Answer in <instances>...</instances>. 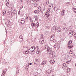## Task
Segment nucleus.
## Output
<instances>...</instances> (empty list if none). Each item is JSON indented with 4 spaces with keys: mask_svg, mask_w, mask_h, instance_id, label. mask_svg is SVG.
Returning <instances> with one entry per match:
<instances>
[{
    "mask_svg": "<svg viewBox=\"0 0 76 76\" xmlns=\"http://www.w3.org/2000/svg\"><path fill=\"white\" fill-rule=\"evenodd\" d=\"M39 51H38V50L37 49V54H39Z\"/></svg>",
    "mask_w": 76,
    "mask_h": 76,
    "instance_id": "09e8293b",
    "label": "nucleus"
},
{
    "mask_svg": "<svg viewBox=\"0 0 76 76\" xmlns=\"http://www.w3.org/2000/svg\"><path fill=\"white\" fill-rule=\"evenodd\" d=\"M7 25H10V21L9 20L8 21H7Z\"/></svg>",
    "mask_w": 76,
    "mask_h": 76,
    "instance_id": "a878e982",
    "label": "nucleus"
},
{
    "mask_svg": "<svg viewBox=\"0 0 76 76\" xmlns=\"http://www.w3.org/2000/svg\"><path fill=\"white\" fill-rule=\"evenodd\" d=\"M34 18H35L36 20H38V16H35L34 17Z\"/></svg>",
    "mask_w": 76,
    "mask_h": 76,
    "instance_id": "393cba45",
    "label": "nucleus"
},
{
    "mask_svg": "<svg viewBox=\"0 0 76 76\" xmlns=\"http://www.w3.org/2000/svg\"><path fill=\"white\" fill-rule=\"evenodd\" d=\"M37 9L38 10L37 11H38L39 12L40 11H41V7L40 6L38 7Z\"/></svg>",
    "mask_w": 76,
    "mask_h": 76,
    "instance_id": "ddd939ff",
    "label": "nucleus"
},
{
    "mask_svg": "<svg viewBox=\"0 0 76 76\" xmlns=\"http://www.w3.org/2000/svg\"><path fill=\"white\" fill-rule=\"evenodd\" d=\"M67 28H63V31H66V30H67Z\"/></svg>",
    "mask_w": 76,
    "mask_h": 76,
    "instance_id": "2f4dec72",
    "label": "nucleus"
},
{
    "mask_svg": "<svg viewBox=\"0 0 76 76\" xmlns=\"http://www.w3.org/2000/svg\"><path fill=\"white\" fill-rule=\"evenodd\" d=\"M49 47L48 46V45H46L45 46V49H48Z\"/></svg>",
    "mask_w": 76,
    "mask_h": 76,
    "instance_id": "bb28decb",
    "label": "nucleus"
},
{
    "mask_svg": "<svg viewBox=\"0 0 76 76\" xmlns=\"http://www.w3.org/2000/svg\"><path fill=\"white\" fill-rule=\"evenodd\" d=\"M52 53V57H54V56H55V55H56V53H55V52H54V51H53Z\"/></svg>",
    "mask_w": 76,
    "mask_h": 76,
    "instance_id": "2eb2a0df",
    "label": "nucleus"
},
{
    "mask_svg": "<svg viewBox=\"0 0 76 76\" xmlns=\"http://www.w3.org/2000/svg\"><path fill=\"white\" fill-rule=\"evenodd\" d=\"M64 26H66V24L65 23H64Z\"/></svg>",
    "mask_w": 76,
    "mask_h": 76,
    "instance_id": "864d4df0",
    "label": "nucleus"
},
{
    "mask_svg": "<svg viewBox=\"0 0 76 76\" xmlns=\"http://www.w3.org/2000/svg\"><path fill=\"white\" fill-rule=\"evenodd\" d=\"M12 10L13 11V13L14 14H15L16 13V10H15V9H12Z\"/></svg>",
    "mask_w": 76,
    "mask_h": 76,
    "instance_id": "4be33fe9",
    "label": "nucleus"
},
{
    "mask_svg": "<svg viewBox=\"0 0 76 76\" xmlns=\"http://www.w3.org/2000/svg\"><path fill=\"white\" fill-rule=\"evenodd\" d=\"M66 58L67 60H70V57L69 56H67L66 57Z\"/></svg>",
    "mask_w": 76,
    "mask_h": 76,
    "instance_id": "f3484780",
    "label": "nucleus"
},
{
    "mask_svg": "<svg viewBox=\"0 0 76 76\" xmlns=\"http://www.w3.org/2000/svg\"><path fill=\"white\" fill-rule=\"evenodd\" d=\"M44 42V39L42 37H41L39 39V43L42 45Z\"/></svg>",
    "mask_w": 76,
    "mask_h": 76,
    "instance_id": "7ed1b4c3",
    "label": "nucleus"
},
{
    "mask_svg": "<svg viewBox=\"0 0 76 76\" xmlns=\"http://www.w3.org/2000/svg\"><path fill=\"white\" fill-rule=\"evenodd\" d=\"M2 13H3V15L4 16V15H5L6 13V12L5 10H2Z\"/></svg>",
    "mask_w": 76,
    "mask_h": 76,
    "instance_id": "4468645a",
    "label": "nucleus"
},
{
    "mask_svg": "<svg viewBox=\"0 0 76 76\" xmlns=\"http://www.w3.org/2000/svg\"><path fill=\"white\" fill-rule=\"evenodd\" d=\"M29 68V63L26 64V69H28Z\"/></svg>",
    "mask_w": 76,
    "mask_h": 76,
    "instance_id": "b1692460",
    "label": "nucleus"
},
{
    "mask_svg": "<svg viewBox=\"0 0 76 76\" xmlns=\"http://www.w3.org/2000/svg\"><path fill=\"white\" fill-rule=\"evenodd\" d=\"M34 64H35V65H37V63H34Z\"/></svg>",
    "mask_w": 76,
    "mask_h": 76,
    "instance_id": "5fc2aeb1",
    "label": "nucleus"
},
{
    "mask_svg": "<svg viewBox=\"0 0 76 76\" xmlns=\"http://www.w3.org/2000/svg\"><path fill=\"white\" fill-rule=\"evenodd\" d=\"M73 10H74V12L76 13V9L75 8H73Z\"/></svg>",
    "mask_w": 76,
    "mask_h": 76,
    "instance_id": "72a5a7b5",
    "label": "nucleus"
},
{
    "mask_svg": "<svg viewBox=\"0 0 76 76\" xmlns=\"http://www.w3.org/2000/svg\"><path fill=\"white\" fill-rule=\"evenodd\" d=\"M67 72H70V68H68Z\"/></svg>",
    "mask_w": 76,
    "mask_h": 76,
    "instance_id": "c9c22d12",
    "label": "nucleus"
},
{
    "mask_svg": "<svg viewBox=\"0 0 76 76\" xmlns=\"http://www.w3.org/2000/svg\"><path fill=\"white\" fill-rule=\"evenodd\" d=\"M31 25L32 26V27H34L35 26V24L32 23Z\"/></svg>",
    "mask_w": 76,
    "mask_h": 76,
    "instance_id": "7c9ffc66",
    "label": "nucleus"
},
{
    "mask_svg": "<svg viewBox=\"0 0 76 76\" xmlns=\"http://www.w3.org/2000/svg\"><path fill=\"white\" fill-rule=\"evenodd\" d=\"M49 3L48 2V3L47 4V2H46V4H48Z\"/></svg>",
    "mask_w": 76,
    "mask_h": 76,
    "instance_id": "4d7b16f0",
    "label": "nucleus"
},
{
    "mask_svg": "<svg viewBox=\"0 0 76 76\" xmlns=\"http://www.w3.org/2000/svg\"><path fill=\"white\" fill-rule=\"evenodd\" d=\"M32 1H34V2H37L38 1V0H32Z\"/></svg>",
    "mask_w": 76,
    "mask_h": 76,
    "instance_id": "58836bf2",
    "label": "nucleus"
},
{
    "mask_svg": "<svg viewBox=\"0 0 76 76\" xmlns=\"http://www.w3.org/2000/svg\"><path fill=\"white\" fill-rule=\"evenodd\" d=\"M50 62L51 64H54V63H55V61H54L52 60H50Z\"/></svg>",
    "mask_w": 76,
    "mask_h": 76,
    "instance_id": "f8f14e48",
    "label": "nucleus"
},
{
    "mask_svg": "<svg viewBox=\"0 0 76 76\" xmlns=\"http://www.w3.org/2000/svg\"><path fill=\"white\" fill-rule=\"evenodd\" d=\"M73 35V31L71 30L69 32V37H72V35Z\"/></svg>",
    "mask_w": 76,
    "mask_h": 76,
    "instance_id": "6e6552de",
    "label": "nucleus"
},
{
    "mask_svg": "<svg viewBox=\"0 0 76 76\" xmlns=\"http://www.w3.org/2000/svg\"><path fill=\"white\" fill-rule=\"evenodd\" d=\"M57 45L56 44H55V45L54 46V48H56V46Z\"/></svg>",
    "mask_w": 76,
    "mask_h": 76,
    "instance_id": "a18cd8bd",
    "label": "nucleus"
},
{
    "mask_svg": "<svg viewBox=\"0 0 76 76\" xmlns=\"http://www.w3.org/2000/svg\"><path fill=\"white\" fill-rule=\"evenodd\" d=\"M26 21L28 22V17H27L26 18Z\"/></svg>",
    "mask_w": 76,
    "mask_h": 76,
    "instance_id": "ea45409f",
    "label": "nucleus"
},
{
    "mask_svg": "<svg viewBox=\"0 0 76 76\" xmlns=\"http://www.w3.org/2000/svg\"><path fill=\"white\" fill-rule=\"evenodd\" d=\"M46 72L49 74L51 73L52 72V69H48L47 71Z\"/></svg>",
    "mask_w": 76,
    "mask_h": 76,
    "instance_id": "1a4fd4ad",
    "label": "nucleus"
},
{
    "mask_svg": "<svg viewBox=\"0 0 76 76\" xmlns=\"http://www.w3.org/2000/svg\"><path fill=\"white\" fill-rule=\"evenodd\" d=\"M51 7V5L50 6V7Z\"/></svg>",
    "mask_w": 76,
    "mask_h": 76,
    "instance_id": "bf43d9fd",
    "label": "nucleus"
},
{
    "mask_svg": "<svg viewBox=\"0 0 76 76\" xmlns=\"http://www.w3.org/2000/svg\"><path fill=\"white\" fill-rule=\"evenodd\" d=\"M38 6V4L37 3H35L34 4V7H37Z\"/></svg>",
    "mask_w": 76,
    "mask_h": 76,
    "instance_id": "c85d7f7f",
    "label": "nucleus"
},
{
    "mask_svg": "<svg viewBox=\"0 0 76 76\" xmlns=\"http://www.w3.org/2000/svg\"><path fill=\"white\" fill-rule=\"evenodd\" d=\"M4 42H5V40L4 41Z\"/></svg>",
    "mask_w": 76,
    "mask_h": 76,
    "instance_id": "774afa93",
    "label": "nucleus"
},
{
    "mask_svg": "<svg viewBox=\"0 0 76 76\" xmlns=\"http://www.w3.org/2000/svg\"><path fill=\"white\" fill-rule=\"evenodd\" d=\"M36 62H37V63H38V62H39V60H38V59H36Z\"/></svg>",
    "mask_w": 76,
    "mask_h": 76,
    "instance_id": "de8ad7c7",
    "label": "nucleus"
},
{
    "mask_svg": "<svg viewBox=\"0 0 76 76\" xmlns=\"http://www.w3.org/2000/svg\"><path fill=\"white\" fill-rule=\"evenodd\" d=\"M50 13H49L47 15L48 17H49V16H50Z\"/></svg>",
    "mask_w": 76,
    "mask_h": 76,
    "instance_id": "c03bdc74",
    "label": "nucleus"
},
{
    "mask_svg": "<svg viewBox=\"0 0 76 76\" xmlns=\"http://www.w3.org/2000/svg\"><path fill=\"white\" fill-rule=\"evenodd\" d=\"M20 11H19L18 12V14H20Z\"/></svg>",
    "mask_w": 76,
    "mask_h": 76,
    "instance_id": "8fccbe9b",
    "label": "nucleus"
},
{
    "mask_svg": "<svg viewBox=\"0 0 76 76\" xmlns=\"http://www.w3.org/2000/svg\"><path fill=\"white\" fill-rule=\"evenodd\" d=\"M39 12H38V11H37V10H36L34 11V13H35L36 14H38L39 13Z\"/></svg>",
    "mask_w": 76,
    "mask_h": 76,
    "instance_id": "a211bd4d",
    "label": "nucleus"
},
{
    "mask_svg": "<svg viewBox=\"0 0 76 76\" xmlns=\"http://www.w3.org/2000/svg\"><path fill=\"white\" fill-rule=\"evenodd\" d=\"M10 17H12V13L11 12H10Z\"/></svg>",
    "mask_w": 76,
    "mask_h": 76,
    "instance_id": "473e14b6",
    "label": "nucleus"
},
{
    "mask_svg": "<svg viewBox=\"0 0 76 76\" xmlns=\"http://www.w3.org/2000/svg\"><path fill=\"white\" fill-rule=\"evenodd\" d=\"M68 48L70 49V48H72L73 47V45L72 44V41H69L68 43Z\"/></svg>",
    "mask_w": 76,
    "mask_h": 76,
    "instance_id": "f03ea898",
    "label": "nucleus"
},
{
    "mask_svg": "<svg viewBox=\"0 0 76 76\" xmlns=\"http://www.w3.org/2000/svg\"><path fill=\"white\" fill-rule=\"evenodd\" d=\"M67 67V65L65 63H64L62 64V68L65 69L66 67Z\"/></svg>",
    "mask_w": 76,
    "mask_h": 76,
    "instance_id": "9b49d317",
    "label": "nucleus"
},
{
    "mask_svg": "<svg viewBox=\"0 0 76 76\" xmlns=\"http://www.w3.org/2000/svg\"><path fill=\"white\" fill-rule=\"evenodd\" d=\"M37 48L38 49V46H37Z\"/></svg>",
    "mask_w": 76,
    "mask_h": 76,
    "instance_id": "13d9d810",
    "label": "nucleus"
},
{
    "mask_svg": "<svg viewBox=\"0 0 76 76\" xmlns=\"http://www.w3.org/2000/svg\"><path fill=\"white\" fill-rule=\"evenodd\" d=\"M55 36V35L54 34H52L50 38V41H53V42H56V40L54 39Z\"/></svg>",
    "mask_w": 76,
    "mask_h": 76,
    "instance_id": "20e7f679",
    "label": "nucleus"
},
{
    "mask_svg": "<svg viewBox=\"0 0 76 76\" xmlns=\"http://www.w3.org/2000/svg\"><path fill=\"white\" fill-rule=\"evenodd\" d=\"M48 12H46V14H47V13Z\"/></svg>",
    "mask_w": 76,
    "mask_h": 76,
    "instance_id": "338daca9",
    "label": "nucleus"
},
{
    "mask_svg": "<svg viewBox=\"0 0 76 76\" xmlns=\"http://www.w3.org/2000/svg\"><path fill=\"white\" fill-rule=\"evenodd\" d=\"M50 6H51V7H53V4H50Z\"/></svg>",
    "mask_w": 76,
    "mask_h": 76,
    "instance_id": "49530a36",
    "label": "nucleus"
},
{
    "mask_svg": "<svg viewBox=\"0 0 76 76\" xmlns=\"http://www.w3.org/2000/svg\"><path fill=\"white\" fill-rule=\"evenodd\" d=\"M35 49H36V48L35 47L33 46L30 48L29 50L30 51H31V52H33V51H34V50Z\"/></svg>",
    "mask_w": 76,
    "mask_h": 76,
    "instance_id": "423d86ee",
    "label": "nucleus"
},
{
    "mask_svg": "<svg viewBox=\"0 0 76 76\" xmlns=\"http://www.w3.org/2000/svg\"><path fill=\"white\" fill-rule=\"evenodd\" d=\"M20 1H21V2L22 1V0H20Z\"/></svg>",
    "mask_w": 76,
    "mask_h": 76,
    "instance_id": "680f3d73",
    "label": "nucleus"
},
{
    "mask_svg": "<svg viewBox=\"0 0 76 76\" xmlns=\"http://www.w3.org/2000/svg\"><path fill=\"white\" fill-rule=\"evenodd\" d=\"M46 64V61H43V62L42 63V65H44V64Z\"/></svg>",
    "mask_w": 76,
    "mask_h": 76,
    "instance_id": "412c9836",
    "label": "nucleus"
},
{
    "mask_svg": "<svg viewBox=\"0 0 76 76\" xmlns=\"http://www.w3.org/2000/svg\"><path fill=\"white\" fill-rule=\"evenodd\" d=\"M26 49L27 50L25 51V52H24V53L25 54H28L29 53V52L28 51V47H26Z\"/></svg>",
    "mask_w": 76,
    "mask_h": 76,
    "instance_id": "9d476101",
    "label": "nucleus"
},
{
    "mask_svg": "<svg viewBox=\"0 0 76 76\" xmlns=\"http://www.w3.org/2000/svg\"><path fill=\"white\" fill-rule=\"evenodd\" d=\"M46 28L47 29H50V27L49 26H46Z\"/></svg>",
    "mask_w": 76,
    "mask_h": 76,
    "instance_id": "79ce46f5",
    "label": "nucleus"
},
{
    "mask_svg": "<svg viewBox=\"0 0 76 76\" xmlns=\"http://www.w3.org/2000/svg\"><path fill=\"white\" fill-rule=\"evenodd\" d=\"M6 34H7V32L6 31Z\"/></svg>",
    "mask_w": 76,
    "mask_h": 76,
    "instance_id": "e2e57ef3",
    "label": "nucleus"
},
{
    "mask_svg": "<svg viewBox=\"0 0 76 76\" xmlns=\"http://www.w3.org/2000/svg\"><path fill=\"white\" fill-rule=\"evenodd\" d=\"M5 70H4V71H3V72L4 73L3 74H2L1 75V76H4V74H5V73H4V72H5V71H4Z\"/></svg>",
    "mask_w": 76,
    "mask_h": 76,
    "instance_id": "f704fd0d",
    "label": "nucleus"
},
{
    "mask_svg": "<svg viewBox=\"0 0 76 76\" xmlns=\"http://www.w3.org/2000/svg\"><path fill=\"white\" fill-rule=\"evenodd\" d=\"M52 76H54V75H53Z\"/></svg>",
    "mask_w": 76,
    "mask_h": 76,
    "instance_id": "0e129e2a",
    "label": "nucleus"
},
{
    "mask_svg": "<svg viewBox=\"0 0 76 76\" xmlns=\"http://www.w3.org/2000/svg\"><path fill=\"white\" fill-rule=\"evenodd\" d=\"M47 51L48 52H49V54H51V53L52 52V49L50 48V47H49L47 49Z\"/></svg>",
    "mask_w": 76,
    "mask_h": 76,
    "instance_id": "0eeeda50",
    "label": "nucleus"
},
{
    "mask_svg": "<svg viewBox=\"0 0 76 76\" xmlns=\"http://www.w3.org/2000/svg\"><path fill=\"white\" fill-rule=\"evenodd\" d=\"M18 73H19V72H16V74H17V75H18Z\"/></svg>",
    "mask_w": 76,
    "mask_h": 76,
    "instance_id": "6e6d98bb",
    "label": "nucleus"
},
{
    "mask_svg": "<svg viewBox=\"0 0 76 76\" xmlns=\"http://www.w3.org/2000/svg\"><path fill=\"white\" fill-rule=\"evenodd\" d=\"M74 37L76 39V33L75 34L73 35Z\"/></svg>",
    "mask_w": 76,
    "mask_h": 76,
    "instance_id": "e433bc0d",
    "label": "nucleus"
},
{
    "mask_svg": "<svg viewBox=\"0 0 76 76\" xmlns=\"http://www.w3.org/2000/svg\"><path fill=\"white\" fill-rule=\"evenodd\" d=\"M29 20L31 22H32V19L31 18H29Z\"/></svg>",
    "mask_w": 76,
    "mask_h": 76,
    "instance_id": "37998d69",
    "label": "nucleus"
},
{
    "mask_svg": "<svg viewBox=\"0 0 76 76\" xmlns=\"http://www.w3.org/2000/svg\"><path fill=\"white\" fill-rule=\"evenodd\" d=\"M48 76H50V75H48Z\"/></svg>",
    "mask_w": 76,
    "mask_h": 76,
    "instance_id": "052dcab7",
    "label": "nucleus"
},
{
    "mask_svg": "<svg viewBox=\"0 0 76 76\" xmlns=\"http://www.w3.org/2000/svg\"><path fill=\"white\" fill-rule=\"evenodd\" d=\"M23 48H25V47H23Z\"/></svg>",
    "mask_w": 76,
    "mask_h": 76,
    "instance_id": "69168bd1",
    "label": "nucleus"
},
{
    "mask_svg": "<svg viewBox=\"0 0 76 76\" xmlns=\"http://www.w3.org/2000/svg\"><path fill=\"white\" fill-rule=\"evenodd\" d=\"M50 10H48V12H50Z\"/></svg>",
    "mask_w": 76,
    "mask_h": 76,
    "instance_id": "603ef678",
    "label": "nucleus"
},
{
    "mask_svg": "<svg viewBox=\"0 0 76 76\" xmlns=\"http://www.w3.org/2000/svg\"><path fill=\"white\" fill-rule=\"evenodd\" d=\"M72 53H73L72 52V50H70V52H69V54H72Z\"/></svg>",
    "mask_w": 76,
    "mask_h": 76,
    "instance_id": "a19ab883",
    "label": "nucleus"
},
{
    "mask_svg": "<svg viewBox=\"0 0 76 76\" xmlns=\"http://www.w3.org/2000/svg\"><path fill=\"white\" fill-rule=\"evenodd\" d=\"M56 30L58 32H60V31H61V29H60L59 27L56 26L53 27L51 29V31L53 32L54 33L56 32Z\"/></svg>",
    "mask_w": 76,
    "mask_h": 76,
    "instance_id": "f257e3e1",
    "label": "nucleus"
},
{
    "mask_svg": "<svg viewBox=\"0 0 76 76\" xmlns=\"http://www.w3.org/2000/svg\"><path fill=\"white\" fill-rule=\"evenodd\" d=\"M19 22L21 24H24L25 22V20L24 18H22V20H19Z\"/></svg>",
    "mask_w": 76,
    "mask_h": 76,
    "instance_id": "39448f33",
    "label": "nucleus"
},
{
    "mask_svg": "<svg viewBox=\"0 0 76 76\" xmlns=\"http://www.w3.org/2000/svg\"><path fill=\"white\" fill-rule=\"evenodd\" d=\"M23 37L21 35H20L19 37L21 39H23V38H22Z\"/></svg>",
    "mask_w": 76,
    "mask_h": 76,
    "instance_id": "4c0bfd02",
    "label": "nucleus"
},
{
    "mask_svg": "<svg viewBox=\"0 0 76 76\" xmlns=\"http://www.w3.org/2000/svg\"><path fill=\"white\" fill-rule=\"evenodd\" d=\"M61 12L62 13V14L61 15H64V13H65V11L64 10H62Z\"/></svg>",
    "mask_w": 76,
    "mask_h": 76,
    "instance_id": "6ab92c4d",
    "label": "nucleus"
},
{
    "mask_svg": "<svg viewBox=\"0 0 76 76\" xmlns=\"http://www.w3.org/2000/svg\"><path fill=\"white\" fill-rule=\"evenodd\" d=\"M66 6H69V5H70V2H67L66 4Z\"/></svg>",
    "mask_w": 76,
    "mask_h": 76,
    "instance_id": "cd10ccee",
    "label": "nucleus"
},
{
    "mask_svg": "<svg viewBox=\"0 0 76 76\" xmlns=\"http://www.w3.org/2000/svg\"><path fill=\"white\" fill-rule=\"evenodd\" d=\"M53 9L55 12H57L58 10V8L57 7H55Z\"/></svg>",
    "mask_w": 76,
    "mask_h": 76,
    "instance_id": "dca6fc26",
    "label": "nucleus"
},
{
    "mask_svg": "<svg viewBox=\"0 0 76 76\" xmlns=\"http://www.w3.org/2000/svg\"><path fill=\"white\" fill-rule=\"evenodd\" d=\"M29 65H31V64H32V63H29Z\"/></svg>",
    "mask_w": 76,
    "mask_h": 76,
    "instance_id": "3c124183",
    "label": "nucleus"
},
{
    "mask_svg": "<svg viewBox=\"0 0 76 76\" xmlns=\"http://www.w3.org/2000/svg\"><path fill=\"white\" fill-rule=\"evenodd\" d=\"M70 61H71V60L70 59L67 62H66V63H68V64H69V63H70Z\"/></svg>",
    "mask_w": 76,
    "mask_h": 76,
    "instance_id": "c756f323",
    "label": "nucleus"
},
{
    "mask_svg": "<svg viewBox=\"0 0 76 76\" xmlns=\"http://www.w3.org/2000/svg\"><path fill=\"white\" fill-rule=\"evenodd\" d=\"M6 5L7 7H9V2H7L6 1Z\"/></svg>",
    "mask_w": 76,
    "mask_h": 76,
    "instance_id": "aec40b11",
    "label": "nucleus"
},
{
    "mask_svg": "<svg viewBox=\"0 0 76 76\" xmlns=\"http://www.w3.org/2000/svg\"><path fill=\"white\" fill-rule=\"evenodd\" d=\"M39 23L38 22L35 25V26L36 27H38V26H39Z\"/></svg>",
    "mask_w": 76,
    "mask_h": 76,
    "instance_id": "5701e85b",
    "label": "nucleus"
}]
</instances>
